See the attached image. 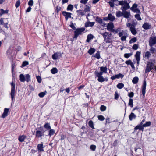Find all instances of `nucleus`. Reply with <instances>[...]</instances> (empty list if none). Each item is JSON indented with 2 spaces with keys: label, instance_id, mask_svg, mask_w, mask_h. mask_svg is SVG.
Wrapping results in <instances>:
<instances>
[{
  "label": "nucleus",
  "instance_id": "obj_36",
  "mask_svg": "<svg viewBox=\"0 0 156 156\" xmlns=\"http://www.w3.org/2000/svg\"><path fill=\"white\" fill-rule=\"evenodd\" d=\"M88 124L89 126L93 129H94V124L93 122L90 120Z\"/></svg>",
  "mask_w": 156,
  "mask_h": 156
},
{
  "label": "nucleus",
  "instance_id": "obj_42",
  "mask_svg": "<svg viewBox=\"0 0 156 156\" xmlns=\"http://www.w3.org/2000/svg\"><path fill=\"white\" fill-rule=\"evenodd\" d=\"M94 57L97 58L98 59H99L100 58V51H98L96 54L94 55Z\"/></svg>",
  "mask_w": 156,
  "mask_h": 156
},
{
  "label": "nucleus",
  "instance_id": "obj_59",
  "mask_svg": "<svg viewBox=\"0 0 156 156\" xmlns=\"http://www.w3.org/2000/svg\"><path fill=\"white\" fill-rule=\"evenodd\" d=\"M151 47L150 49V51L152 53H153L155 52V49L152 46Z\"/></svg>",
  "mask_w": 156,
  "mask_h": 156
},
{
  "label": "nucleus",
  "instance_id": "obj_10",
  "mask_svg": "<svg viewBox=\"0 0 156 156\" xmlns=\"http://www.w3.org/2000/svg\"><path fill=\"white\" fill-rule=\"evenodd\" d=\"M146 82L145 80H144L143 82V85L142 88V93L143 96H145L146 89Z\"/></svg>",
  "mask_w": 156,
  "mask_h": 156
},
{
  "label": "nucleus",
  "instance_id": "obj_51",
  "mask_svg": "<svg viewBox=\"0 0 156 156\" xmlns=\"http://www.w3.org/2000/svg\"><path fill=\"white\" fill-rule=\"evenodd\" d=\"M106 107L103 105H101L100 108V110L102 111H105L106 110Z\"/></svg>",
  "mask_w": 156,
  "mask_h": 156
},
{
  "label": "nucleus",
  "instance_id": "obj_21",
  "mask_svg": "<svg viewBox=\"0 0 156 156\" xmlns=\"http://www.w3.org/2000/svg\"><path fill=\"white\" fill-rule=\"evenodd\" d=\"M144 127L143 126V125H142L140 124L139 125H137L136 127H135L134 129L135 130L139 129L140 130L143 131L144 129Z\"/></svg>",
  "mask_w": 156,
  "mask_h": 156
},
{
  "label": "nucleus",
  "instance_id": "obj_40",
  "mask_svg": "<svg viewBox=\"0 0 156 156\" xmlns=\"http://www.w3.org/2000/svg\"><path fill=\"white\" fill-rule=\"evenodd\" d=\"M133 100L132 99L130 98L129 99L128 105L131 107H133Z\"/></svg>",
  "mask_w": 156,
  "mask_h": 156
},
{
  "label": "nucleus",
  "instance_id": "obj_46",
  "mask_svg": "<svg viewBox=\"0 0 156 156\" xmlns=\"http://www.w3.org/2000/svg\"><path fill=\"white\" fill-rule=\"evenodd\" d=\"M115 76L116 78L117 79L120 78H122L124 77V75L122 74L119 73L118 74L115 75Z\"/></svg>",
  "mask_w": 156,
  "mask_h": 156
},
{
  "label": "nucleus",
  "instance_id": "obj_54",
  "mask_svg": "<svg viewBox=\"0 0 156 156\" xmlns=\"http://www.w3.org/2000/svg\"><path fill=\"white\" fill-rule=\"evenodd\" d=\"M96 146L95 145H92L90 146V148L92 151H95L96 148Z\"/></svg>",
  "mask_w": 156,
  "mask_h": 156
},
{
  "label": "nucleus",
  "instance_id": "obj_32",
  "mask_svg": "<svg viewBox=\"0 0 156 156\" xmlns=\"http://www.w3.org/2000/svg\"><path fill=\"white\" fill-rule=\"evenodd\" d=\"M116 16L118 17H119L122 16L123 12H122L120 11H118L116 12Z\"/></svg>",
  "mask_w": 156,
  "mask_h": 156
},
{
  "label": "nucleus",
  "instance_id": "obj_30",
  "mask_svg": "<svg viewBox=\"0 0 156 156\" xmlns=\"http://www.w3.org/2000/svg\"><path fill=\"white\" fill-rule=\"evenodd\" d=\"M140 52L139 51H137L136 53L135 56L136 60H139L140 59Z\"/></svg>",
  "mask_w": 156,
  "mask_h": 156
},
{
  "label": "nucleus",
  "instance_id": "obj_41",
  "mask_svg": "<svg viewBox=\"0 0 156 156\" xmlns=\"http://www.w3.org/2000/svg\"><path fill=\"white\" fill-rule=\"evenodd\" d=\"M96 20L97 22H98V23L102 24L103 23V21L102 19L99 17H97Z\"/></svg>",
  "mask_w": 156,
  "mask_h": 156
},
{
  "label": "nucleus",
  "instance_id": "obj_38",
  "mask_svg": "<svg viewBox=\"0 0 156 156\" xmlns=\"http://www.w3.org/2000/svg\"><path fill=\"white\" fill-rule=\"evenodd\" d=\"M46 91H45L44 92H41L39 94L38 96L41 98H43L46 94Z\"/></svg>",
  "mask_w": 156,
  "mask_h": 156
},
{
  "label": "nucleus",
  "instance_id": "obj_29",
  "mask_svg": "<svg viewBox=\"0 0 156 156\" xmlns=\"http://www.w3.org/2000/svg\"><path fill=\"white\" fill-rule=\"evenodd\" d=\"M25 81L27 82L30 81V76L29 74H26L25 75Z\"/></svg>",
  "mask_w": 156,
  "mask_h": 156
},
{
  "label": "nucleus",
  "instance_id": "obj_57",
  "mask_svg": "<svg viewBox=\"0 0 156 156\" xmlns=\"http://www.w3.org/2000/svg\"><path fill=\"white\" fill-rule=\"evenodd\" d=\"M88 0H80V2L81 3L83 4L84 5H85L87 3Z\"/></svg>",
  "mask_w": 156,
  "mask_h": 156
},
{
  "label": "nucleus",
  "instance_id": "obj_14",
  "mask_svg": "<svg viewBox=\"0 0 156 156\" xmlns=\"http://www.w3.org/2000/svg\"><path fill=\"white\" fill-rule=\"evenodd\" d=\"M136 117V115L134 113L131 112L129 116V120L131 121L133 119H135Z\"/></svg>",
  "mask_w": 156,
  "mask_h": 156
},
{
  "label": "nucleus",
  "instance_id": "obj_4",
  "mask_svg": "<svg viewBox=\"0 0 156 156\" xmlns=\"http://www.w3.org/2000/svg\"><path fill=\"white\" fill-rule=\"evenodd\" d=\"M95 74L98 77V80L99 82H102L104 81H108V79L107 78H104L103 76H102L103 74H102L101 73H95Z\"/></svg>",
  "mask_w": 156,
  "mask_h": 156
},
{
  "label": "nucleus",
  "instance_id": "obj_64",
  "mask_svg": "<svg viewBox=\"0 0 156 156\" xmlns=\"http://www.w3.org/2000/svg\"><path fill=\"white\" fill-rule=\"evenodd\" d=\"M133 11L135 12H136L138 13H140V10L138 9H136L133 10Z\"/></svg>",
  "mask_w": 156,
  "mask_h": 156
},
{
  "label": "nucleus",
  "instance_id": "obj_34",
  "mask_svg": "<svg viewBox=\"0 0 156 156\" xmlns=\"http://www.w3.org/2000/svg\"><path fill=\"white\" fill-rule=\"evenodd\" d=\"M58 72V70L56 68H53L51 70V72L53 74H55Z\"/></svg>",
  "mask_w": 156,
  "mask_h": 156
},
{
  "label": "nucleus",
  "instance_id": "obj_11",
  "mask_svg": "<svg viewBox=\"0 0 156 156\" xmlns=\"http://www.w3.org/2000/svg\"><path fill=\"white\" fill-rule=\"evenodd\" d=\"M44 132H41L40 130H37L36 132V136L37 137H41L44 135Z\"/></svg>",
  "mask_w": 156,
  "mask_h": 156
},
{
  "label": "nucleus",
  "instance_id": "obj_28",
  "mask_svg": "<svg viewBox=\"0 0 156 156\" xmlns=\"http://www.w3.org/2000/svg\"><path fill=\"white\" fill-rule=\"evenodd\" d=\"M95 49L94 48H90L89 51H88V52L90 55H92L95 52Z\"/></svg>",
  "mask_w": 156,
  "mask_h": 156
},
{
  "label": "nucleus",
  "instance_id": "obj_55",
  "mask_svg": "<svg viewBox=\"0 0 156 156\" xmlns=\"http://www.w3.org/2000/svg\"><path fill=\"white\" fill-rule=\"evenodd\" d=\"M137 6V5L136 4H134L133 5V6L131 8V9L132 10H133L134 9H137L136 8Z\"/></svg>",
  "mask_w": 156,
  "mask_h": 156
},
{
  "label": "nucleus",
  "instance_id": "obj_47",
  "mask_svg": "<svg viewBox=\"0 0 156 156\" xmlns=\"http://www.w3.org/2000/svg\"><path fill=\"white\" fill-rule=\"evenodd\" d=\"M55 132V130L52 129H50V130L49 131V135L50 136L54 134Z\"/></svg>",
  "mask_w": 156,
  "mask_h": 156
},
{
  "label": "nucleus",
  "instance_id": "obj_27",
  "mask_svg": "<svg viewBox=\"0 0 156 156\" xmlns=\"http://www.w3.org/2000/svg\"><path fill=\"white\" fill-rule=\"evenodd\" d=\"M151 56L150 52L148 51H146L144 54V57L146 59H148Z\"/></svg>",
  "mask_w": 156,
  "mask_h": 156
},
{
  "label": "nucleus",
  "instance_id": "obj_8",
  "mask_svg": "<svg viewBox=\"0 0 156 156\" xmlns=\"http://www.w3.org/2000/svg\"><path fill=\"white\" fill-rule=\"evenodd\" d=\"M105 40H110L111 37V34H109L107 32H105L104 33L102 34Z\"/></svg>",
  "mask_w": 156,
  "mask_h": 156
},
{
  "label": "nucleus",
  "instance_id": "obj_39",
  "mask_svg": "<svg viewBox=\"0 0 156 156\" xmlns=\"http://www.w3.org/2000/svg\"><path fill=\"white\" fill-rule=\"evenodd\" d=\"M124 86V85L122 83H120L117 85V87L118 88L121 89Z\"/></svg>",
  "mask_w": 156,
  "mask_h": 156
},
{
  "label": "nucleus",
  "instance_id": "obj_56",
  "mask_svg": "<svg viewBox=\"0 0 156 156\" xmlns=\"http://www.w3.org/2000/svg\"><path fill=\"white\" fill-rule=\"evenodd\" d=\"M138 45L136 44H134L132 47V48L135 50H136L138 48Z\"/></svg>",
  "mask_w": 156,
  "mask_h": 156
},
{
  "label": "nucleus",
  "instance_id": "obj_12",
  "mask_svg": "<svg viewBox=\"0 0 156 156\" xmlns=\"http://www.w3.org/2000/svg\"><path fill=\"white\" fill-rule=\"evenodd\" d=\"M63 15L65 16L66 20H67L69 18H71V15L72 14L71 13L68 12H62Z\"/></svg>",
  "mask_w": 156,
  "mask_h": 156
},
{
  "label": "nucleus",
  "instance_id": "obj_33",
  "mask_svg": "<svg viewBox=\"0 0 156 156\" xmlns=\"http://www.w3.org/2000/svg\"><path fill=\"white\" fill-rule=\"evenodd\" d=\"M138 78L137 77H135L133 79L132 82L134 84H136L138 82Z\"/></svg>",
  "mask_w": 156,
  "mask_h": 156
},
{
  "label": "nucleus",
  "instance_id": "obj_16",
  "mask_svg": "<svg viewBox=\"0 0 156 156\" xmlns=\"http://www.w3.org/2000/svg\"><path fill=\"white\" fill-rule=\"evenodd\" d=\"M107 29L108 30H111L114 27L113 24L112 22H110L108 24L107 26Z\"/></svg>",
  "mask_w": 156,
  "mask_h": 156
},
{
  "label": "nucleus",
  "instance_id": "obj_31",
  "mask_svg": "<svg viewBox=\"0 0 156 156\" xmlns=\"http://www.w3.org/2000/svg\"><path fill=\"white\" fill-rule=\"evenodd\" d=\"M44 126V128L46 129L47 130H49L51 129L50 124L48 123H45Z\"/></svg>",
  "mask_w": 156,
  "mask_h": 156
},
{
  "label": "nucleus",
  "instance_id": "obj_53",
  "mask_svg": "<svg viewBox=\"0 0 156 156\" xmlns=\"http://www.w3.org/2000/svg\"><path fill=\"white\" fill-rule=\"evenodd\" d=\"M98 119L100 121H103L105 119V118L104 116L102 115H100L98 116Z\"/></svg>",
  "mask_w": 156,
  "mask_h": 156
},
{
  "label": "nucleus",
  "instance_id": "obj_1",
  "mask_svg": "<svg viewBox=\"0 0 156 156\" xmlns=\"http://www.w3.org/2000/svg\"><path fill=\"white\" fill-rule=\"evenodd\" d=\"M119 5L122 6L124 5L121 8V9L122 11L127 10L130 7L129 3L125 1L122 0L119 1Z\"/></svg>",
  "mask_w": 156,
  "mask_h": 156
},
{
  "label": "nucleus",
  "instance_id": "obj_35",
  "mask_svg": "<svg viewBox=\"0 0 156 156\" xmlns=\"http://www.w3.org/2000/svg\"><path fill=\"white\" fill-rule=\"evenodd\" d=\"M84 11L85 12H90V6L88 5H85V8H84Z\"/></svg>",
  "mask_w": 156,
  "mask_h": 156
},
{
  "label": "nucleus",
  "instance_id": "obj_49",
  "mask_svg": "<svg viewBox=\"0 0 156 156\" xmlns=\"http://www.w3.org/2000/svg\"><path fill=\"white\" fill-rule=\"evenodd\" d=\"M132 55V53H125L124 55V57L126 58H128Z\"/></svg>",
  "mask_w": 156,
  "mask_h": 156
},
{
  "label": "nucleus",
  "instance_id": "obj_52",
  "mask_svg": "<svg viewBox=\"0 0 156 156\" xmlns=\"http://www.w3.org/2000/svg\"><path fill=\"white\" fill-rule=\"evenodd\" d=\"M135 17L138 20H141V18L139 14H137L135 15Z\"/></svg>",
  "mask_w": 156,
  "mask_h": 156
},
{
  "label": "nucleus",
  "instance_id": "obj_45",
  "mask_svg": "<svg viewBox=\"0 0 156 156\" xmlns=\"http://www.w3.org/2000/svg\"><path fill=\"white\" fill-rule=\"evenodd\" d=\"M137 39L136 37H134L132 38L129 41V43L130 44L132 43L136 42V41Z\"/></svg>",
  "mask_w": 156,
  "mask_h": 156
},
{
  "label": "nucleus",
  "instance_id": "obj_5",
  "mask_svg": "<svg viewBox=\"0 0 156 156\" xmlns=\"http://www.w3.org/2000/svg\"><path fill=\"white\" fill-rule=\"evenodd\" d=\"M11 85L12 87L11 91L10 93V95L11 96L12 100V101H13L15 97V83H14L13 82H12L11 83Z\"/></svg>",
  "mask_w": 156,
  "mask_h": 156
},
{
  "label": "nucleus",
  "instance_id": "obj_26",
  "mask_svg": "<svg viewBox=\"0 0 156 156\" xmlns=\"http://www.w3.org/2000/svg\"><path fill=\"white\" fill-rule=\"evenodd\" d=\"M20 80L21 82H24L25 80V76L23 75V74H21L20 75Z\"/></svg>",
  "mask_w": 156,
  "mask_h": 156
},
{
  "label": "nucleus",
  "instance_id": "obj_19",
  "mask_svg": "<svg viewBox=\"0 0 156 156\" xmlns=\"http://www.w3.org/2000/svg\"><path fill=\"white\" fill-rule=\"evenodd\" d=\"M151 27V25L148 23H145L142 26V27L145 29H150Z\"/></svg>",
  "mask_w": 156,
  "mask_h": 156
},
{
  "label": "nucleus",
  "instance_id": "obj_9",
  "mask_svg": "<svg viewBox=\"0 0 156 156\" xmlns=\"http://www.w3.org/2000/svg\"><path fill=\"white\" fill-rule=\"evenodd\" d=\"M100 72H98L96 71H95V73H101L102 74H103V73H107L108 69L106 66L103 67L101 66L100 67Z\"/></svg>",
  "mask_w": 156,
  "mask_h": 156
},
{
  "label": "nucleus",
  "instance_id": "obj_58",
  "mask_svg": "<svg viewBox=\"0 0 156 156\" xmlns=\"http://www.w3.org/2000/svg\"><path fill=\"white\" fill-rule=\"evenodd\" d=\"M36 78H37V81L39 83H40L41 82V77H40V76H36Z\"/></svg>",
  "mask_w": 156,
  "mask_h": 156
},
{
  "label": "nucleus",
  "instance_id": "obj_63",
  "mask_svg": "<svg viewBox=\"0 0 156 156\" xmlns=\"http://www.w3.org/2000/svg\"><path fill=\"white\" fill-rule=\"evenodd\" d=\"M132 63L131 61L130 60H129L127 61H126L125 62V63L128 65H130Z\"/></svg>",
  "mask_w": 156,
  "mask_h": 156
},
{
  "label": "nucleus",
  "instance_id": "obj_24",
  "mask_svg": "<svg viewBox=\"0 0 156 156\" xmlns=\"http://www.w3.org/2000/svg\"><path fill=\"white\" fill-rule=\"evenodd\" d=\"M94 37V36L91 34H89L87 36L86 41L87 42H90V40L92 39Z\"/></svg>",
  "mask_w": 156,
  "mask_h": 156
},
{
  "label": "nucleus",
  "instance_id": "obj_18",
  "mask_svg": "<svg viewBox=\"0 0 156 156\" xmlns=\"http://www.w3.org/2000/svg\"><path fill=\"white\" fill-rule=\"evenodd\" d=\"M9 111V109L8 108H5L4 112L2 115V117L3 118H5L8 115Z\"/></svg>",
  "mask_w": 156,
  "mask_h": 156
},
{
  "label": "nucleus",
  "instance_id": "obj_60",
  "mask_svg": "<svg viewBox=\"0 0 156 156\" xmlns=\"http://www.w3.org/2000/svg\"><path fill=\"white\" fill-rule=\"evenodd\" d=\"M28 4L30 6H33V0H30L28 3Z\"/></svg>",
  "mask_w": 156,
  "mask_h": 156
},
{
  "label": "nucleus",
  "instance_id": "obj_50",
  "mask_svg": "<svg viewBox=\"0 0 156 156\" xmlns=\"http://www.w3.org/2000/svg\"><path fill=\"white\" fill-rule=\"evenodd\" d=\"M77 12L79 13V15L83 16L85 15L84 12L83 11H82L81 10H77Z\"/></svg>",
  "mask_w": 156,
  "mask_h": 156
},
{
  "label": "nucleus",
  "instance_id": "obj_22",
  "mask_svg": "<svg viewBox=\"0 0 156 156\" xmlns=\"http://www.w3.org/2000/svg\"><path fill=\"white\" fill-rule=\"evenodd\" d=\"M130 30L131 31L132 34L134 35H135L137 34V31L134 26L133 27H131L130 29Z\"/></svg>",
  "mask_w": 156,
  "mask_h": 156
},
{
  "label": "nucleus",
  "instance_id": "obj_15",
  "mask_svg": "<svg viewBox=\"0 0 156 156\" xmlns=\"http://www.w3.org/2000/svg\"><path fill=\"white\" fill-rule=\"evenodd\" d=\"M61 54L59 53L56 52L52 55V58L54 60H56L58 59L59 56H61Z\"/></svg>",
  "mask_w": 156,
  "mask_h": 156
},
{
  "label": "nucleus",
  "instance_id": "obj_7",
  "mask_svg": "<svg viewBox=\"0 0 156 156\" xmlns=\"http://www.w3.org/2000/svg\"><path fill=\"white\" fill-rule=\"evenodd\" d=\"M153 68V64L151 62H148L145 71V73L149 72Z\"/></svg>",
  "mask_w": 156,
  "mask_h": 156
},
{
  "label": "nucleus",
  "instance_id": "obj_25",
  "mask_svg": "<svg viewBox=\"0 0 156 156\" xmlns=\"http://www.w3.org/2000/svg\"><path fill=\"white\" fill-rule=\"evenodd\" d=\"M26 136L24 135H22L19 136L18 139L20 142H22L24 141V140L26 139Z\"/></svg>",
  "mask_w": 156,
  "mask_h": 156
},
{
  "label": "nucleus",
  "instance_id": "obj_3",
  "mask_svg": "<svg viewBox=\"0 0 156 156\" xmlns=\"http://www.w3.org/2000/svg\"><path fill=\"white\" fill-rule=\"evenodd\" d=\"M118 35L119 37H121V40L122 41H126V38L128 36L127 33L122 30L118 33Z\"/></svg>",
  "mask_w": 156,
  "mask_h": 156
},
{
  "label": "nucleus",
  "instance_id": "obj_13",
  "mask_svg": "<svg viewBox=\"0 0 156 156\" xmlns=\"http://www.w3.org/2000/svg\"><path fill=\"white\" fill-rule=\"evenodd\" d=\"M130 16V13L129 12L126 11L125 10L123 11L122 16H123L124 17L128 18H129Z\"/></svg>",
  "mask_w": 156,
  "mask_h": 156
},
{
  "label": "nucleus",
  "instance_id": "obj_23",
  "mask_svg": "<svg viewBox=\"0 0 156 156\" xmlns=\"http://www.w3.org/2000/svg\"><path fill=\"white\" fill-rule=\"evenodd\" d=\"M108 17L109 20H110L111 21H113L115 19V17L114 16L112 15L111 13L108 14Z\"/></svg>",
  "mask_w": 156,
  "mask_h": 156
},
{
  "label": "nucleus",
  "instance_id": "obj_44",
  "mask_svg": "<svg viewBox=\"0 0 156 156\" xmlns=\"http://www.w3.org/2000/svg\"><path fill=\"white\" fill-rule=\"evenodd\" d=\"M73 6L72 5L70 4L68 5V6L67 7V10L68 11H69V10L72 11V10L73 9Z\"/></svg>",
  "mask_w": 156,
  "mask_h": 156
},
{
  "label": "nucleus",
  "instance_id": "obj_61",
  "mask_svg": "<svg viewBox=\"0 0 156 156\" xmlns=\"http://www.w3.org/2000/svg\"><path fill=\"white\" fill-rule=\"evenodd\" d=\"M20 5V2L19 0L17 1L15 4V6L17 8H18Z\"/></svg>",
  "mask_w": 156,
  "mask_h": 156
},
{
  "label": "nucleus",
  "instance_id": "obj_62",
  "mask_svg": "<svg viewBox=\"0 0 156 156\" xmlns=\"http://www.w3.org/2000/svg\"><path fill=\"white\" fill-rule=\"evenodd\" d=\"M119 95L117 92H115V99L117 100L119 98Z\"/></svg>",
  "mask_w": 156,
  "mask_h": 156
},
{
  "label": "nucleus",
  "instance_id": "obj_2",
  "mask_svg": "<svg viewBox=\"0 0 156 156\" xmlns=\"http://www.w3.org/2000/svg\"><path fill=\"white\" fill-rule=\"evenodd\" d=\"M85 30V28L83 27L77 29L75 31L74 38L76 39L78 36L81 35Z\"/></svg>",
  "mask_w": 156,
  "mask_h": 156
},
{
  "label": "nucleus",
  "instance_id": "obj_48",
  "mask_svg": "<svg viewBox=\"0 0 156 156\" xmlns=\"http://www.w3.org/2000/svg\"><path fill=\"white\" fill-rule=\"evenodd\" d=\"M29 64V62L27 61H24L23 62L21 66L24 67Z\"/></svg>",
  "mask_w": 156,
  "mask_h": 156
},
{
  "label": "nucleus",
  "instance_id": "obj_43",
  "mask_svg": "<svg viewBox=\"0 0 156 156\" xmlns=\"http://www.w3.org/2000/svg\"><path fill=\"white\" fill-rule=\"evenodd\" d=\"M151 124V122L150 121L147 122L143 124V126L144 127L149 126Z\"/></svg>",
  "mask_w": 156,
  "mask_h": 156
},
{
  "label": "nucleus",
  "instance_id": "obj_20",
  "mask_svg": "<svg viewBox=\"0 0 156 156\" xmlns=\"http://www.w3.org/2000/svg\"><path fill=\"white\" fill-rule=\"evenodd\" d=\"M37 147L38 150L40 152H41L44 151L43 144V143L38 144L37 146Z\"/></svg>",
  "mask_w": 156,
  "mask_h": 156
},
{
  "label": "nucleus",
  "instance_id": "obj_17",
  "mask_svg": "<svg viewBox=\"0 0 156 156\" xmlns=\"http://www.w3.org/2000/svg\"><path fill=\"white\" fill-rule=\"evenodd\" d=\"M95 23V22H87L85 23V26L86 27H92L94 25Z\"/></svg>",
  "mask_w": 156,
  "mask_h": 156
},
{
  "label": "nucleus",
  "instance_id": "obj_37",
  "mask_svg": "<svg viewBox=\"0 0 156 156\" xmlns=\"http://www.w3.org/2000/svg\"><path fill=\"white\" fill-rule=\"evenodd\" d=\"M1 12H0V15L2 16L3 14L5 13H8V10H4L3 9H0Z\"/></svg>",
  "mask_w": 156,
  "mask_h": 156
},
{
  "label": "nucleus",
  "instance_id": "obj_6",
  "mask_svg": "<svg viewBox=\"0 0 156 156\" xmlns=\"http://www.w3.org/2000/svg\"><path fill=\"white\" fill-rule=\"evenodd\" d=\"M156 44V37L151 36L150 38L149 44L152 47Z\"/></svg>",
  "mask_w": 156,
  "mask_h": 156
}]
</instances>
